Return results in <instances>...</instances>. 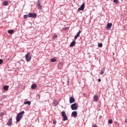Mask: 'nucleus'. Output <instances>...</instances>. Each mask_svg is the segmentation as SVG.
Segmentation results:
<instances>
[{
	"instance_id": "nucleus-1",
	"label": "nucleus",
	"mask_w": 127,
	"mask_h": 127,
	"mask_svg": "<svg viewBox=\"0 0 127 127\" xmlns=\"http://www.w3.org/2000/svg\"><path fill=\"white\" fill-rule=\"evenodd\" d=\"M23 114H24V111H23L17 115L16 118L17 123H19V121H20V120H21V118H22V115H23Z\"/></svg>"
},
{
	"instance_id": "nucleus-2",
	"label": "nucleus",
	"mask_w": 127,
	"mask_h": 127,
	"mask_svg": "<svg viewBox=\"0 0 127 127\" xmlns=\"http://www.w3.org/2000/svg\"><path fill=\"white\" fill-rule=\"evenodd\" d=\"M27 62H29L31 60V57L30 56V53L28 52L25 56Z\"/></svg>"
},
{
	"instance_id": "nucleus-3",
	"label": "nucleus",
	"mask_w": 127,
	"mask_h": 127,
	"mask_svg": "<svg viewBox=\"0 0 127 127\" xmlns=\"http://www.w3.org/2000/svg\"><path fill=\"white\" fill-rule=\"evenodd\" d=\"M71 109L72 111H75L78 109V107H77V104L76 103H73L71 105Z\"/></svg>"
},
{
	"instance_id": "nucleus-4",
	"label": "nucleus",
	"mask_w": 127,
	"mask_h": 127,
	"mask_svg": "<svg viewBox=\"0 0 127 127\" xmlns=\"http://www.w3.org/2000/svg\"><path fill=\"white\" fill-rule=\"evenodd\" d=\"M29 18H35L36 16H37V14L35 13H29Z\"/></svg>"
},
{
	"instance_id": "nucleus-5",
	"label": "nucleus",
	"mask_w": 127,
	"mask_h": 127,
	"mask_svg": "<svg viewBox=\"0 0 127 127\" xmlns=\"http://www.w3.org/2000/svg\"><path fill=\"white\" fill-rule=\"evenodd\" d=\"M41 1V0H38V1H37L38 8V9H39V10H41V5L40 4Z\"/></svg>"
},
{
	"instance_id": "nucleus-6",
	"label": "nucleus",
	"mask_w": 127,
	"mask_h": 127,
	"mask_svg": "<svg viewBox=\"0 0 127 127\" xmlns=\"http://www.w3.org/2000/svg\"><path fill=\"white\" fill-rule=\"evenodd\" d=\"M85 8V4L83 3L79 8H78V11H80V10H84Z\"/></svg>"
},
{
	"instance_id": "nucleus-7",
	"label": "nucleus",
	"mask_w": 127,
	"mask_h": 127,
	"mask_svg": "<svg viewBox=\"0 0 127 127\" xmlns=\"http://www.w3.org/2000/svg\"><path fill=\"white\" fill-rule=\"evenodd\" d=\"M112 24L111 23H109L107 24V26H106V29L107 30L111 29V28H112Z\"/></svg>"
},
{
	"instance_id": "nucleus-8",
	"label": "nucleus",
	"mask_w": 127,
	"mask_h": 127,
	"mask_svg": "<svg viewBox=\"0 0 127 127\" xmlns=\"http://www.w3.org/2000/svg\"><path fill=\"white\" fill-rule=\"evenodd\" d=\"M77 116V111H73L71 113V117H73V118H76Z\"/></svg>"
},
{
	"instance_id": "nucleus-9",
	"label": "nucleus",
	"mask_w": 127,
	"mask_h": 127,
	"mask_svg": "<svg viewBox=\"0 0 127 127\" xmlns=\"http://www.w3.org/2000/svg\"><path fill=\"white\" fill-rule=\"evenodd\" d=\"M12 124V119L9 118L8 121L7 123V126H10Z\"/></svg>"
},
{
	"instance_id": "nucleus-10",
	"label": "nucleus",
	"mask_w": 127,
	"mask_h": 127,
	"mask_svg": "<svg viewBox=\"0 0 127 127\" xmlns=\"http://www.w3.org/2000/svg\"><path fill=\"white\" fill-rule=\"evenodd\" d=\"M75 102V98L73 97H71L69 98V102L70 104H72V103H74Z\"/></svg>"
},
{
	"instance_id": "nucleus-11",
	"label": "nucleus",
	"mask_w": 127,
	"mask_h": 127,
	"mask_svg": "<svg viewBox=\"0 0 127 127\" xmlns=\"http://www.w3.org/2000/svg\"><path fill=\"white\" fill-rule=\"evenodd\" d=\"M93 100H94V102H98V101L99 100V96H98L97 95L94 96Z\"/></svg>"
},
{
	"instance_id": "nucleus-12",
	"label": "nucleus",
	"mask_w": 127,
	"mask_h": 127,
	"mask_svg": "<svg viewBox=\"0 0 127 127\" xmlns=\"http://www.w3.org/2000/svg\"><path fill=\"white\" fill-rule=\"evenodd\" d=\"M75 44H76V41H75V40H73V41L70 43L69 45L70 47H73V46H74V45H75Z\"/></svg>"
},
{
	"instance_id": "nucleus-13",
	"label": "nucleus",
	"mask_w": 127,
	"mask_h": 127,
	"mask_svg": "<svg viewBox=\"0 0 127 127\" xmlns=\"http://www.w3.org/2000/svg\"><path fill=\"white\" fill-rule=\"evenodd\" d=\"M24 105H28V106H30V105L31 104V102H30V101H25L24 102Z\"/></svg>"
},
{
	"instance_id": "nucleus-14",
	"label": "nucleus",
	"mask_w": 127,
	"mask_h": 127,
	"mask_svg": "<svg viewBox=\"0 0 127 127\" xmlns=\"http://www.w3.org/2000/svg\"><path fill=\"white\" fill-rule=\"evenodd\" d=\"M37 87V85L36 84H33L31 85V88L33 89V90H34V89H36Z\"/></svg>"
},
{
	"instance_id": "nucleus-15",
	"label": "nucleus",
	"mask_w": 127,
	"mask_h": 127,
	"mask_svg": "<svg viewBox=\"0 0 127 127\" xmlns=\"http://www.w3.org/2000/svg\"><path fill=\"white\" fill-rule=\"evenodd\" d=\"M3 89L4 91H7L8 90V86L7 85H5L3 87Z\"/></svg>"
},
{
	"instance_id": "nucleus-16",
	"label": "nucleus",
	"mask_w": 127,
	"mask_h": 127,
	"mask_svg": "<svg viewBox=\"0 0 127 127\" xmlns=\"http://www.w3.org/2000/svg\"><path fill=\"white\" fill-rule=\"evenodd\" d=\"M24 19H26V18H29V13L27 15H24L23 16Z\"/></svg>"
},
{
	"instance_id": "nucleus-17",
	"label": "nucleus",
	"mask_w": 127,
	"mask_h": 127,
	"mask_svg": "<svg viewBox=\"0 0 127 127\" xmlns=\"http://www.w3.org/2000/svg\"><path fill=\"white\" fill-rule=\"evenodd\" d=\"M14 32V30H8V33H9V34H12V33H13Z\"/></svg>"
},
{
	"instance_id": "nucleus-18",
	"label": "nucleus",
	"mask_w": 127,
	"mask_h": 127,
	"mask_svg": "<svg viewBox=\"0 0 127 127\" xmlns=\"http://www.w3.org/2000/svg\"><path fill=\"white\" fill-rule=\"evenodd\" d=\"M50 61H51V62L53 63L54 62H56V61H57V60H56V59H55V58H52L51 59Z\"/></svg>"
},
{
	"instance_id": "nucleus-19",
	"label": "nucleus",
	"mask_w": 127,
	"mask_h": 127,
	"mask_svg": "<svg viewBox=\"0 0 127 127\" xmlns=\"http://www.w3.org/2000/svg\"><path fill=\"white\" fill-rule=\"evenodd\" d=\"M3 5H5V6L8 5V1H4L3 2Z\"/></svg>"
},
{
	"instance_id": "nucleus-20",
	"label": "nucleus",
	"mask_w": 127,
	"mask_h": 127,
	"mask_svg": "<svg viewBox=\"0 0 127 127\" xmlns=\"http://www.w3.org/2000/svg\"><path fill=\"white\" fill-rule=\"evenodd\" d=\"M64 119H63V121H67V120H68V118L67 117V116H65L63 117Z\"/></svg>"
},
{
	"instance_id": "nucleus-21",
	"label": "nucleus",
	"mask_w": 127,
	"mask_h": 127,
	"mask_svg": "<svg viewBox=\"0 0 127 127\" xmlns=\"http://www.w3.org/2000/svg\"><path fill=\"white\" fill-rule=\"evenodd\" d=\"M65 116H66V113L65 112V111H63L62 112V116L64 117Z\"/></svg>"
},
{
	"instance_id": "nucleus-22",
	"label": "nucleus",
	"mask_w": 127,
	"mask_h": 127,
	"mask_svg": "<svg viewBox=\"0 0 127 127\" xmlns=\"http://www.w3.org/2000/svg\"><path fill=\"white\" fill-rule=\"evenodd\" d=\"M98 46L100 48L103 47V44L102 43H98Z\"/></svg>"
},
{
	"instance_id": "nucleus-23",
	"label": "nucleus",
	"mask_w": 127,
	"mask_h": 127,
	"mask_svg": "<svg viewBox=\"0 0 127 127\" xmlns=\"http://www.w3.org/2000/svg\"><path fill=\"white\" fill-rule=\"evenodd\" d=\"M108 124H109V125H112V124H113V121L112 120V119H110L108 121Z\"/></svg>"
},
{
	"instance_id": "nucleus-24",
	"label": "nucleus",
	"mask_w": 127,
	"mask_h": 127,
	"mask_svg": "<svg viewBox=\"0 0 127 127\" xmlns=\"http://www.w3.org/2000/svg\"><path fill=\"white\" fill-rule=\"evenodd\" d=\"M114 3H116V4H118L119 3V0H114Z\"/></svg>"
},
{
	"instance_id": "nucleus-25",
	"label": "nucleus",
	"mask_w": 127,
	"mask_h": 127,
	"mask_svg": "<svg viewBox=\"0 0 127 127\" xmlns=\"http://www.w3.org/2000/svg\"><path fill=\"white\" fill-rule=\"evenodd\" d=\"M81 34V30H79L78 32H77V33L76 34V35L77 36H80V34Z\"/></svg>"
},
{
	"instance_id": "nucleus-26",
	"label": "nucleus",
	"mask_w": 127,
	"mask_h": 127,
	"mask_svg": "<svg viewBox=\"0 0 127 127\" xmlns=\"http://www.w3.org/2000/svg\"><path fill=\"white\" fill-rule=\"evenodd\" d=\"M57 123V122H56V121L55 120V119H54L53 120V124L54 125H56V124Z\"/></svg>"
},
{
	"instance_id": "nucleus-27",
	"label": "nucleus",
	"mask_w": 127,
	"mask_h": 127,
	"mask_svg": "<svg viewBox=\"0 0 127 127\" xmlns=\"http://www.w3.org/2000/svg\"><path fill=\"white\" fill-rule=\"evenodd\" d=\"M104 73H105V71H104L103 70H101V71L100 72V75H103V74H104Z\"/></svg>"
},
{
	"instance_id": "nucleus-28",
	"label": "nucleus",
	"mask_w": 127,
	"mask_h": 127,
	"mask_svg": "<svg viewBox=\"0 0 127 127\" xmlns=\"http://www.w3.org/2000/svg\"><path fill=\"white\" fill-rule=\"evenodd\" d=\"M66 83L67 85H69V83H70V80L69 79H67Z\"/></svg>"
},
{
	"instance_id": "nucleus-29",
	"label": "nucleus",
	"mask_w": 127,
	"mask_h": 127,
	"mask_svg": "<svg viewBox=\"0 0 127 127\" xmlns=\"http://www.w3.org/2000/svg\"><path fill=\"white\" fill-rule=\"evenodd\" d=\"M53 37L54 38H57V35H56V34L54 35L53 36Z\"/></svg>"
},
{
	"instance_id": "nucleus-30",
	"label": "nucleus",
	"mask_w": 127,
	"mask_h": 127,
	"mask_svg": "<svg viewBox=\"0 0 127 127\" xmlns=\"http://www.w3.org/2000/svg\"><path fill=\"white\" fill-rule=\"evenodd\" d=\"M79 37L78 36H77L76 35L74 36V40H76V39H77V38Z\"/></svg>"
},
{
	"instance_id": "nucleus-31",
	"label": "nucleus",
	"mask_w": 127,
	"mask_h": 127,
	"mask_svg": "<svg viewBox=\"0 0 127 127\" xmlns=\"http://www.w3.org/2000/svg\"><path fill=\"white\" fill-rule=\"evenodd\" d=\"M3 61H2V60L0 59V64H2Z\"/></svg>"
},
{
	"instance_id": "nucleus-32",
	"label": "nucleus",
	"mask_w": 127,
	"mask_h": 127,
	"mask_svg": "<svg viewBox=\"0 0 127 127\" xmlns=\"http://www.w3.org/2000/svg\"><path fill=\"white\" fill-rule=\"evenodd\" d=\"M101 79L99 78V79H98V82H101Z\"/></svg>"
},
{
	"instance_id": "nucleus-33",
	"label": "nucleus",
	"mask_w": 127,
	"mask_h": 127,
	"mask_svg": "<svg viewBox=\"0 0 127 127\" xmlns=\"http://www.w3.org/2000/svg\"><path fill=\"white\" fill-rule=\"evenodd\" d=\"M125 123H126V124H127V119H126V120H125Z\"/></svg>"
}]
</instances>
